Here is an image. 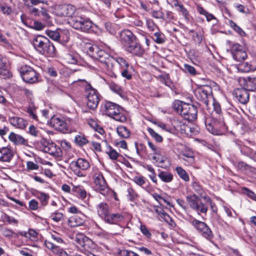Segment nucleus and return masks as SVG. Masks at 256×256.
<instances>
[{
  "label": "nucleus",
  "instance_id": "nucleus-1",
  "mask_svg": "<svg viewBox=\"0 0 256 256\" xmlns=\"http://www.w3.org/2000/svg\"><path fill=\"white\" fill-rule=\"evenodd\" d=\"M85 49L88 54L94 59L98 60L101 62L106 69H110L113 66L114 62H116L120 66V70L129 66L130 64L124 58L121 57L114 59L109 54L104 50L100 49L96 45L92 44L90 43L86 44Z\"/></svg>",
  "mask_w": 256,
  "mask_h": 256
},
{
  "label": "nucleus",
  "instance_id": "nucleus-2",
  "mask_svg": "<svg viewBox=\"0 0 256 256\" xmlns=\"http://www.w3.org/2000/svg\"><path fill=\"white\" fill-rule=\"evenodd\" d=\"M120 40L125 50L128 52L141 56L144 52L136 36L130 30H124L120 34Z\"/></svg>",
  "mask_w": 256,
  "mask_h": 256
},
{
  "label": "nucleus",
  "instance_id": "nucleus-3",
  "mask_svg": "<svg viewBox=\"0 0 256 256\" xmlns=\"http://www.w3.org/2000/svg\"><path fill=\"white\" fill-rule=\"evenodd\" d=\"M172 106L176 113L188 121H193L197 118V108L193 104L180 100H175Z\"/></svg>",
  "mask_w": 256,
  "mask_h": 256
},
{
  "label": "nucleus",
  "instance_id": "nucleus-4",
  "mask_svg": "<svg viewBox=\"0 0 256 256\" xmlns=\"http://www.w3.org/2000/svg\"><path fill=\"white\" fill-rule=\"evenodd\" d=\"M35 50L40 54L48 56H54L56 52L54 44L45 36H38L32 40Z\"/></svg>",
  "mask_w": 256,
  "mask_h": 256
},
{
  "label": "nucleus",
  "instance_id": "nucleus-5",
  "mask_svg": "<svg viewBox=\"0 0 256 256\" xmlns=\"http://www.w3.org/2000/svg\"><path fill=\"white\" fill-rule=\"evenodd\" d=\"M104 113L115 120L124 122L127 120L126 111L120 106L111 102H106L103 105Z\"/></svg>",
  "mask_w": 256,
  "mask_h": 256
},
{
  "label": "nucleus",
  "instance_id": "nucleus-6",
  "mask_svg": "<svg viewBox=\"0 0 256 256\" xmlns=\"http://www.w3.org/2000/svg\"><path fill=\"white\" fill-rule=\"evenodd\" d=\"M76 82L84 88L88 107L90 109L95 110L98 107L100 100V95L97 90L93 88L84 80H79Z\"/></svg>",
  "mask_w": 256,
  "mask_h": 256
},
{
  "label": "nucleus",
  "instance_id": "nucleus-7",
  "mask_svg": "<svg viewBox=\"0 0 256 256\" xmlns=\"http://www.w3.org/2000/svg\"><path fill=\"white\" fill-rule=\"evenodd\" d=\"M194 229L204 238L212 242L214 234L210 228L204 222L195 218L190 220Z\"/></svg>",
  "mask_w": 256,
  "mask_h": 256
},
{
  "label": "nucleus",
  "instance_id": "nucleus-8",
  "mask_svg": "<svg viewBox=\"0 0 256 256\" xmlns=\"http://www.w3.org/2000/svg\"><path fill=\"white\" fill-rule=\"evenodd\" d=\"M72 122V120L70 118H65L54 116L50 119V125L56 130L63 133H69L72 130L70 126Z\"/></svg>",
  "mask_w": 256,
  "mask_h": 256
},
{
  "label": "nucleus",
  "instance_id": "nucleus-9",
  "mask_svg": "<svg viewBox=\"0 0 256 256\" xmlns=\"http://www.w3.org/2000/svg\"><path fill=\"white\" fill-rule=\"evenodd\" d=\"M94 188L96 191L106 195L109 188L102 172L97 168H93Z\"/></svg>",
  "mask_w": 256,
  "mask_h": 256
},
{
  "label": "nucleus",
  "instance_id": "nucleus-10",
  "mask_svg": "<svg viewBox=\"0 0 256 256\" xmlns=\"http://www.w3.org/2000/svg\"><path fill=\"white\" fill-rule=\"evenodd\" d=\"M186 200L189 206L198 214H206L208 210V206L202 203L199 196L196 194H189L186 196Z\"/></svg>",
  "mask_w": 256,
  "mask_h": 256
},
{
  "label": "nucleus",
  "instance_id": "nucleus-11",
  "mask_svg": "<svg viewBox=\"0 0 256 256\" xmlns=\"http://www.w3.org/2000/svg\"><path fill=\"white\" fill-rule=\"evenodd\" d=\"M70 24L74 28L86 32H90L93 26V23L89 18L81 16L74 17Z\"/></svg>",
  "mask_w": 256,
  "mask_h": 256
},
{
  "label": "nucleus",
  "instance_id": "nucleus-12",
  "mask_svg": "<svg viewBox=\"0 0 256 256\" xmlns=\"http://www.w3.org/2000/svg\"><path fill=\"white\" fill-rule=\"evenodd\" d=\"M70 166L74 174L78 176H85L84 172L90 168L89 161L84 158H78L72 161Z\"/></svg>",
  "mask_w": 256,
  "mask_h": 256
},
{
  "label": "nucleus",
  "instance_id": "nucleus-13",
  "mask_svg": "<svg viewBox=\"0 0 256 256\" xmlns=\"http://www.w3.org/2000/svg\"><path fill=\"white\" fill-rule=\"evenodd\" d=\"M20 72L23 80L27 83L34 84L38 80L39 74L30 66L28 65L22 66Z\"/></svg>",
  "mask_w": 256,
  "mask_h": 256
},
{
  "label": "nucleus",
  "instance_id": "nucleus-14",
  "mask_svg": "<svg viewBox=\"0 0 256 256\" xmlns=\"http://www.w3.org/2000/svg\"><path fill=\"white\" fill-rule=\"evenodd\" d=\"M40 149L42 152L48 153L56 158H60L62 156L60 148L54 142H50L43 140L40 142Z\"/></svg>",
  "mask_w": 256,
  "mask_h": 256
},
{
  "label": "nucleus",
  "instance_id": "nucleus-15",
  "mask_svg": "<svg viewBox=\"0 0 256 256\" xmlns=\"http://www.w3.org/2000/svg\"><path fill=\"white\" fill-rule=\"evenodd\" d=\"M212 88L208 86L198 88L195 91V96L197 100L201 101L206 105L207 109H209V101L212 99Z\"/></svg>",
  "mask_w": 256,
  "mask_h": 256
},
{
  "label": "nucleus",
  "instance_id": "nucleus-16",
  "mask_svg": "<svg viewBox=\"0 0 256 256\" xmlns=\"http://www.w3.org/2000/svg\"><path fill=\"white\" fill-rule=\"evenodd\" d=\"M231 53L233 58L237 62L245 60L248 56L244 48L238 43L234 44L231 48Z\"/></svg>",
  "mask_w": 256,
  "mask_h": 256
},
{
  "label": "nucleus",
  "instance_id": "nucleus-17",
  "mask_svg": "<svg viewBox=\"0 0 256 256\" xmlns=\"http://www.w3.org/2000/svg\"><path fill=\"white\" fill-rule=\"evenodd\" d=\"M238 82L242 87L244 88L248 91L256 90V76L240 78Z\"/></svg>",
  "mask_w": 256,
  "mask_h": 256
},
{
  "label": "nucleus",
  "instance_id": "nucleus-18",
  "mask_svg": "<svg viewBox=\"0 0 256 256\" xmlns=\"http://www.w3.org/2000/svg\"><path fill=\"white\" fill-rule=\"evenodd\" d=\"M234 95L236 99L241 104H246L250 98L248 90L244 88H236L234 92Z\"/></svg>",
  "mask_w": 256,
  "mask_h": 256
},
{
  "label": "nucleus",
  "instance_id": "nucleus-19",
  "mask_svg": "<svg viewBox=\"0 0 256 256\" xmlns=\"http://www.w3.org/2000/svg\"><path fill=\"white\" fill-rule=\"evenodd\" d=\"M8 120L14 127L20 130L25 128L28 124L26 120L17 116H8Z\"/></svg>",
  "mask_w": 256,
  "mask_h": 256
},
{
  "label": "nucleus",
  "instance_id": "nucleus-20",
  "mask_svg": "<svg viewBox=\"0 0 256 256\" xmlns=\"http://www.w3.org/2000/svg\"><path fill=\"white\" fill-rule=\"evenodd\" d=\"M180 154L182 156V159L185 162L186 165L192 166L194 164V154L192 150L186 148L181 152Z\"/></svg>",
  "mask_w": 256,
  "mask_h": 256
},
{
  "label": "nucleus",
  "instance_id": "nucleus-21",
  "mask_svg": "<svg viewBox=\"0 0 256 256\" xmlns=\"http://www.w3.org/2000/svg\"><path fill=\"white\" fill-rule=\"evenodd\" d=\"M96 209L98 216L104 222L110 214L108 205L105 202H102L96 205Z\"/></svg>",
  "mask_w": 256,
  "mask_h": 256
},
{
  "label": "nucleus",
  "instance_id": "nucleus-22",
  "mask_svg": "<svg viewBox=\"0 0 256 256\" xmlns=\"http://www.w3.org/2000/svg\"><path fill=\"white\" fill-rule=\"evenodd\" d=\"M37 109L38 107L36 106L34 100H28V104L26 107V112L30 118L36 122L38 121V117L36 114Z\"/></svg>",
  "mask_w": 256,
  "mask_h": 256
},
{
  "label": "nucleus",
  "instance_id": "nucleus-23",
  "mask_svg": "<svg viewBox=\"0 0 256 256\" xmlns=\"http://www.w3.org/2000/svg\"><path fill=\"white\" fill-rule=\"evenodd\" d=\"M14 156V153L10 148L6 146L0 148V161L10 162Z\"/></svg>",
  "mask_w": 256,
  "mask_h": 256
},
{
  "label": "nucleus",
  "instance_id": "nucleus-24",
  "mask_svg": "<svg viewBox=\"0 0 256 256\" xmlns=\"http://www.w3.org/2000/svg\"><path fill=\"white\" fill-rule=\"evenodd\" d=\"M124 218V216L121 213H110L104 222L110 224H117L123 221Z\"/></svg>",
  "mask_w": 256,
  "mask_h": 256
},
{
  "label": "nucleus",
  "instance_id": "nucleus-25",
  "mask_svg": "<svg viewBox=\"0 0 256 256\" xmlns=\"http://www.w3.org/2000/svg\"><path fill=\"white\" fill-rule=\"evenodd\" d=\"M9 140L16 145L27 146L28 140H26L22 136L11 132L8 136Z\"/></svg>",
  "mask_w": 256,
  "mask_h": 256
},
{
  "label": "nucleus",
  "instance_id": "nucleus-26",
  "mask_svg": "<svg viewBox=\"0 0 256 256\" xmlns=\"http://www.w3.org/2000/svg\"><path fill=\"white\" fill-rule=\"evenodd\" d=\"M152 162L156 164L158 166L163 168H166L170 164L168 158L163 154L158 158L154 156Z\"/></svg>",
  "mask_w": 256,
  "mask_h": 256
},
{
  "label": "nucleus",
  "instance_id": "nucleus-27",
  "mask_svg": "<svg viewBox=\"0 0 256 256\" xmlns=\"http://www.w3.org/2000/svg\"><path fill=\"white\" fill-rule=\"evenodd\" d=\"M44 244L46 246L48 249L50 250L54 254L58 256H60L65 250L64 249L54 244L48 240H45Z\"/></svg>",
  "mask_w": 256,
  "mask_h": 256
},
{
  "label": "nucleus",
  "instance_id": "nucleus-28",
  "mask_svg": "<svg viewBox=\"0 0 256 256\" xmlns=\"http://www.w3.org/2000/svg\"><path fill=\"white\" fill-rule=\"evenodd\" d=\"M84 220L82 217L78 216H70L68 220V224L70 227H76L83 225L84 223Z\"/></svg>",
  "mask_w": 256,
  "mask_h": 256
},
{
  "label": "nucleus",
  "instance_id": "nucleus-29",
  "mask_svg": "<svg viewBox=\"0 0 256 256\" xmlns=\"http://www.w3.org/2000/svg\"><path fill=\"white\" fill-rule=\"evenodd\" d=\"M0 75L4 78L9 77L10 74L7 68L6 60L0 55Z\"/></svg>",
  "mask_w": 256,
  "mask_h": 256
},
{
  "label": "nucleus",
  "instance_id": "nucleus-30",
  "mask_svg": "<svg viewBox=\"0 0 256 256\" xmlns=\"http://www.w3.org/2000/svg\"><path fill=\"white\" fill-rule=\"evenodd\" d=\"M158 176L162 182L166 183L170 182L174 179L173 174L167 171L160 172L158 174Z\"/></svg>",
  "mask_w": 256,
  "mask_h": 256
},
{
  "label": "nucleus",
  "instance_id": "nucleus-31",
  "mask_svg": "<svg viewBox=\"0 0 256 256\" xmlns=\"http://www.w3.org/2000/svg\"><path fill=\"white\" fill-rule=\"evenodd\" d=\"M148 146L152 152V156L150 160L153 162V158L156 156V158L160 157L162 154V148L160 147L157 146L152 142H148Z\"/></svg>",
  "mask_w": 256,
  "mask_h": 256
},
{
  "label": "nucleus",
  "instance_id": "nucleus-32",
  "mask_svg": "<svg viewBox=\"0 0 256 256\" xmlns=\"http://www.w3.org/2000/svg\"><path fill=\"white\" fill-rule=\"evenodd\" d=\"M36 198L40 200L42 206L45 207L48 205L50 199V196L48 194L43 192H38Z\"/></svg>",
  "mask_w": 256,
  "mask_h": 256
},
{
  "label": "nucleus",
  "instance_id": "nucleus-33",
  "mask_svg": "<svg viewBox=\"0 0 256 256\" xmlns=\"http://www.w3.org/2000/svg\"><path fill=\"white\" fill-rule=\"evenodd\" d=\"M72 192L78 197L84 199L86 196V192L82 186H74L72 188Z\"/></svg>",
  "mask_w": 256,
  "mask_h": 256
},
{
  "label": "nucleus",
  "instance_id": "nucleus-34",
  "mask_svg": "<svg viewBox=\"0 0 256 256\" xmlns=\"http://www.w3.org/2000/svg\"><path fill=\"white\" fill-rule=\"evenodd\" d=\"M121 74L122 77L125 78L127 80H130L132 78V75L134 71V69L132 66L124 68L120 70Z\"/></svg>",
  "mask_w": 256,
  "mask_h": 256
},
{
  "label": "nucleus",
  "instance_id": "nucleus-35",
  "mask_svg": "<svg viewBox=\"0 0 256 256\" xmlns=\"http://www.w3.org/2000/svg\"><path fill=\"white\" fill-rule=\"evenodd\" d=\"M59 42L64 44L69 41L70 32L68 30H59Z\"/></svg>",
  "mask_w": 256,
  "mask_h": 256
},
{
  "label": "nucleus",
  "instance_id": "nucleus-36",
  "mask_svg": "<svg viewBox=\"0 0 256 256\" xmlns=\"http://www.w3.org/2000/svg\"><path fill=\"white\" fill-rule=\"evenodd\" d=\"M116 132L118 135L122 138H126L130 136V131L124 126H118L116 128Z\"/></svg>",
  "mask_w": 256,
  "mask_h": 256
},
{
  "label": "nucleus",
  "instance_id": "nucleus-37",
  "mask_svg": "<svg viewBox=\"0 0 256 256\" xmlns=\"http://www.w3.org/2000/svg\"><path fill=\"white\" fill-rule=\"evenodd\" d=\"M50 218L54 222H58L64 220V216L62 212L58 210H55L50 213Z\"/></svg>",
  "mask_w": 256,
  "mask_h": 256
},
{
  "label": "nucleus",
  "instance_id": "nucleus-38",
  "mask_svg": "<svg viewBox=\"0 0 256 256\" xmlns=\"http://www.w3.org/2000/svg\"><path fill=\"white\" fill-rule=\"evenodd\" d=\"M175 170L178 176L184 181L187 182L190 180L189 176L187 172L181 166H176Z\"/></svg>",
  "mask_w": 256,
  "mask_h": 256
},
{
  "label": "nucleus",
  "instance_id": "nucleus-39",
  "mask_svg": "<svg viewBox=\"0 0 256 256\" xmlns=\"http://www.w3.org/2000/svg\"><path fill=\"white\" fill-rule=\"evenodd\" d=\"M74 142L76 144L80 146L86 144L89 142L87 138L82 134L76 135L75 136Z\"/></svg>",
  "mask_w": 256,
  "mask_h": 256
},
{
  "label": "nucleus",
  "instance_id": "nucleus-40",
  "mask_svg": "<svg viewBox=\"0 0 256 256\" xmlns=\"http://www.w3.org/2000/svg\"><path fill=\"white\" fill-rule=\"evenodd\" d=\"M109 158L113 160H116L120 154L110 146H108L106 151Z\"/></svg>",
  "mask_w": 256,
  "mask_h": 256
},
{
  "label": "nucleus",
  "instance_id": "nucleus-41",
  "mask_svg": "<svg viewBox=\"0 0 256 256\" xmlns=\"http://www.w3.org/2000/svg\"><path fill=\"white\" fill-rule=\"evenodd\" d=\"M152 38L158 44H162L166 42V36L164 34L160 32H154Z\"/></svg>",
  "mask_w": 256,
  "mask_h": 256
},
{
  "label": "nucleus",
  "instance_id": "nucleus-42",
  "mask_svg": "<svg viewBox=\"0 0 256 256\" xmlns=\"http://www.w3.org/2000/svg\"><path fill=\"white\" fill-rule=\"evenodd\" d=\"M228 25L234 30L241 36H243L246 35L245 32L232 20H230L228 21Z\"/></svg>",
  "mask_w": 256,
  "mask_h": 256
},
{
  "label": "nucleus",
  "instance_id": "nucleus-43",
  "mask_svg": "<svg viewBox=\"0 0 256 256\" xmlns=\"http://www.w3.org/2000/svg\"><path fill=\"white\" fill-rule=\"evenodd\" d=\"M176 10L180 13V14L183 16L186 20L187 22H189L191 20L192 17L190 16L188 11L183 4L181 6H180V8H177Z\"/></svg>",
  "mask_w": 256,
  "mask_h": 256
},
{
  "label": "nucleus",
  "instance_id": "nucleus-44",
  "mask_svg": "<svg viewBox=\"0 0 256 256\" xmlns=\"http://www.w3.org/2000/svg\"><path fill=\"white\" fill-rule=\"evenodd\" d=\"M212 99V105L214 108V111L218 115V118L219 119L220 122V124H224L223 118H221L220 114L221 112V108L220 104L215 102L213 98Z\"/></svg>",
  "mask_w": 256,
  "mask_h": 256
},
{
  "label": "nucleus",
  "instance_id": "nucleus-45",
  "mask_svg": "<svg viewBox=\"0 0 256 256\" xmlns=\"http://www.w3.org/2000/svg\"><path fill=\"white\" fill-rule=\"evenodd\" d=\"M64 59L70 64H76L77 62V54H76L67 53L64 55Z\"/></svg>",
  "mask_w": 256,
  "mask_h": 256
},
{
  "label": "nucleus",
  "instance_id": "nucleus-46",
  "mask_svg": "<svg viewBox=\"0 0 256 256\" xmlns=\"http://www.w3.org/2000/svg\"><path fill=\"white\" fill-rule=\"evenodd\" d=\"M109 86L111 90L114 92L121 96L123 94V90L122 87L114 82H110L109 84Z\"/></svg>",
  "mask_w": 256,
  "mask_h": 256
},
{
  "label": "nucleus",
  "instance_id": "nucleus-47",
  "mask_svg": "<svg viewBox=\"0 0 256 256\" xmlns=\"http://www.w3.org/2000/svg\"><path fill=\"white\" fill-rule=\"evenodd\" d=\"M135 146L136 148V153L138 156H142L146 153V146L142 143L137 144L135 143Z\"/></svg>",
  "mask_w": 256,
  "mask_h": 256
},
{
  "label": "nucleus",
  "instance_id": "nucleus-48",
  "mask_svg": "<svg viewBox=\"0 0 256 256\" xmlns=\"http://www.w3.org/2000/svg\"><path fill=\"white\" fill-rule=\"evenodd\" d=\"M106 30L111 34H114L116 32L117 26L110 22H106L104 24Z\"/></svg>",
  "mask_w": 256,
  "mask_h": 256
},
{
  "label": "nucleus",
  "instance_id": "nucleus-49",
  "mask_svg": "<svg viewBox=\"0 0 256 256\" xmlns=\"http://www.w3.org/2000/svg\"><path fill=\"white\" fill-rule=\"evenodd\" d=\"M238 70L243 72H248L252 70V65L248 62H244L238 64Z\"/></svg>",
  "mask_w": 256,
  "mask_h": 256
},
{
  "label": "nucleus",
  "instance_id": "nucleus-50",
  "mask_svg": "<svg viewBox=\"0 0 256 256\" xmlns=\"http://www.w3.org/2000/svg\"><path fill=\"white\" fill-rule=\"evenodd\" d=\"M127 197L130 202L135 200L138 197L136 192L132 188H128L127 190Z\"/></svg>",
  "mask_w": 256,
  "mask_h": 256
},
{
  "label": "nucleus",
  "instance_id": "nucleus-51",
  "mask_svg": "<svg viewBox=\"0 0 256 256\" xmlns=\"http://www.w3.org/2000/svg\"><path fill=\"white\" fill-rule=\"evenodd\" d=\"M24 4L28 7H32L39 4H47V1L44 0H24Z\"/></svg>",
  "mask_w": 256,
  "mask_h": 256
},
{
  "label": "nucleus",
  "instance_id": "nucleus-52",
  "mask_svg": "<svg viewBox=\"0 0 256 256\" xmlns=\"http://www.w3.org/2000/svg\"><path fill=\"white\" fill-rule=\"evenodd\" d=\"M148 130L151 136L154 138L157 142H160L162 141V136L155 132L152 128H148Z\"/></svg>",
  "mask_w": 256,
  "mask_h": 256
},
{
  "label": "nucleus",
  "instance_id": "nucleus-53",
  "mask_svg": "<svg viewBox=\"0 0 256 256\" xmlns=\"http://www.w3.org/2000/svg\"><path fill=\"white\" fill-rule=\"evenodd\" d=\"M242 192L246 194L248 198L256 201V194L254 192L246 187L242 188Z\"/></svg>",
  "mask_w": 256,
  "mask_h": 256
},
{
  "label": "nucleus",
  "instance_id": "nucleus-54",
  "mask_svg": "<svg viewBox=\"0 0 256 256\" xmlns=\"http://www.w3.org/2000/svg\"><path fill=\"white\" fill-rule=\"evenodd\" d=\"M47 34L51 39L55 41H59V30L56 31L50 30L48 32Z\"/></svg>",
  "mask_w": 256,
  "mask_h": 256
},
{
  "label": "nucleus",
  "instance_id": "nucleus-55",
  "mask_svg": "<svg viewBox=\"0 0 256 256\" xmlns=\"http://www.w3.org/2000/svg\"><path fill=\"white\" fill-rule=\"evenodd\" d=\"M192 186L195 192L199 194H202L203 190L202 186L199 183L196 181H193L192 184Z\"/></svg>",
  "mask_w": 256,
  "mask_h": 256
},
{
  "label": "nucleus",
  "instance_id": "nucleus-56",
  "mask_svg": "<svg viewBox=\"0 0 256 256\" xmlns=\"http://www.w3.org/2000/svg\"><path fill=\"white\" fill-rule=\"evenodd\" d=\"M64 9L66 10V15L68 16H72L76 10L75 7L70 4L65 6Z\"/></svg>",
  "mask_w": 256,
  "mask_h": 256
},
{
  "label": "nucleus",
  "instance_id": "nucleus-57",
  "mask_svg": "<svg viewBox=\"0 0 256 256\" xmlns=\"http://www.w3.org/2000/svg\"><path fill=\"white\" fill-rule=\"evenodd\" d=\"M184 70L186 72H188L192 75L194 76L196 74V71L195 68L188 64H184Z\"/></svg>",
  "mask_w": 256,
  "mask_h": 256
},
{
  "label": "nucleus",
  "instance_id": "nucleus-58",
  "mask_svg": "<svg viewBox=\"0 0 256 256\" xmlns=\"http://www.w3.org/2000/svg\"><path fill=\"white\" fill-rule=\"evenodd\" d=\"M133 180L136 184L140 186L146 183V178L143 176H135Z\"/></svg>",
  "mask_w": 256,
  "mask_h": 256
},
{
  "label": "nucleus",
  "instance_id": "nucleus-59",
  "mask_svg": "<svg viewBox=\"0 0 256 256\" xmlns=\"http://www.w3.org/2000/svg\"><path fill=\"white\" fill-rule=\"evenodd\" d=\"M26 171L30 172L34 170H37L38 168V166L33 162L28 161L26 162Z\"/></svg>",
  "mask_w": 256,
  "mask_h": 256
},
{
  "label": "nucleus",
  "instance_id": "nucleus-60",
  "mask_svg": "<svg viewBox=\"0 0 256 256\" xmlns=\"http://www.w3.org/2000/svg\"><path fill=\"white\" fill-rule=\"evenodd\" d=\"M206 126L208 130L210 132L214 134H216V130L218 128V126H216V124L212 125L211 123H208V121L206 120Z\"/></svg>",
  "mask_w": 256,
  "mask_h": 256
},
{
  "label": "nucleus",
  "instance_id": "nucleus-61",
  "mask_svg": "<svg viewBox=\"0 0 256 256\" xmlns=\"http://www.w3.org/2000/svg\"><path fill=\"white\" fill-rule=\"evenodd\" d=\"M29 133L30 134L35 137H38L40 136V131L33 125H31L29 127Z\"/></svg>",
  "mask_w": 256,
  "mask_h": 256
},
{
  "label": "nucleus",
  "instance_id": "nucleus-62",
  "mask_svg": "<svg viewBox=\"0 0 256 256\" xmlns=\"http://www.w3.org/2000/svg\"><path fill=\"white\" fill-rule=\"evenodd\" d=\"M242 153L250 157L251 154L254 152L252 149H251L248 146H244L241 148L240 150Z\"/></svg>",
  "mask_w": 256,
  "mask_h": 256
},
{
  "label": "nucleus",
  "instance_id": "nucleus-63",
  "mask_svg": "<svg viewBox=\"0 0 256 256\" xmlns=\"http://www.w3.org/2000/svg\"><path fill=\"white\" fill-rule=\"evenodd\" d=\"M140 230L142 233L146 237L150 238L151 237V233L149 230L147 228L146 226L144 224H141L140 226Z\"/></svg>",
  "mask_w": 256,
  "mask_h": 256
},
{
  "label": "nucleus",
  "instance_id": "nucleus-64",
  "mask_svg": "<svg viewBox=\"0 0 256 256\" xmlns=\"http://www.w3.org/2000/svg\"><path fill=\"white\" fill-rule=\"evenodd\" d=\"M146 24L147 28L150 31H154L157 28V26L152 20H146Z\"/></svg>",
  "mask_w": 256,
  "mask_h": 256
}]
</instances>
